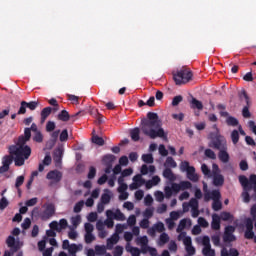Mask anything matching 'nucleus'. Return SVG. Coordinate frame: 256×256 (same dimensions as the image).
Masks as SVG:
<instances>
[{"label": "nucleus", "instance_id": "nucleus-36", "mask_svg": "<svg viewBox=\"0 0 256 256\" xmlns=\"http://www.w3.org/2000/svg\"><path fill=\"white\" fill-rule=\"evenodd\" d=\"M140 133H141V130L138 127L130 130V136L132 141H139V139H141V137L139 136Z\"/></svg>", "mask_w": 256, "mask_h": 256}, {"label": "nucleus", "instance_id": "nucleus-10", "mask_svg": "<svg viewBox=\"0 0 256 256\" xmlns=\"http://www.w3.org/2000/svg\"><path fill=\"white\" fill-rule=\"evenodd\" d=\"M62 249L68 251L69 256H77L79 251H83V244L69 243V240L62 242Z\"/></svg>", "mask_w": 256, "mask_h": 256}, {"label": "nucleus", "instance_id": "nucleus-20", "mask_svg": "<svg viewBox=\"0 0 256 256\" xmlns=\"http://www.w3.org/2000/svg\"><path fill=\"white\" fill-rule=\"evenodd\" d=\"M193 225V222L189 218H183L180 220L178 227L176 229V233H181L184 229H187Z\"/></svg>", "mask_w": 256, "mask_h": 256}, {"label": "nucleus", "instance_id": "nucleus-12", "mask_svg": "<svg viewBox=\"0 0 256 256\" xmlns=\"http://www.w3.org/2000/svg\"><path fill=\"white\" fill-rule=\"evenodd\" d=\"M43 211L40 212L39 217L42 221H47L55 215V205L48 203L43 205Z\"/></svg>", "mask_w": 256, "mask_h": 256}, {"label": "nucleus", "instance_id": "nucleus-59", "mask_svg": "<svg viewBox=\"0 0 256 256\" xmlns=\"http://www.w3.org/2000/svg\"><path fill=\"white\" fill-rule=\"evenodd\" d=\"M201 171L205 177H211V169H209V166L207 164L201 165Z\"/></svg>", "mask_w": 256, "mask_h": 256}, {"label": "nucleus", "instance_id": "nucleus-35", "mask_svg": "<svg viewBox=\"0 0 256 256\" xmlns=\"http://www.w3.org/2000/svg\"><path fill=\"white\" fill-rule=\"evenodd\" d=\"M163 178L168 179V181H175V174L170 168H166L163 171Z\"/></svg>", "mask_w": 256, "mask_h": 256}, {"label": "nucleus", "instance_id": "nucleus-9", "mask_svg": "<svg viewBox=\"0 0 256 256\" xmlns=\"http://www.w3.org/2000/svg\"><path fill=\"white\" fill-rule=\"evenodd\" d=\"M196 242L203 245L202 255L215 256V250L211 248V238L209 236H199Z\"/></svg>", "mask_w": 256, "mask_h": 256}, {"label": "nucleus", "instance_id": "nucleus-55", "mask_svg": "<svg viewBox=\"0 0 256 256\" xmlns=\"http://www.w3.org/2000/svg\"><path fill=\"white\" fill-rule=\"evenodd\" d=\"M33 141L36 143H43V134L41 133V130L34 132Z\"/></svg>", "mask_w": 256, "mask_h": 256}, {"label": "nucleus", "instance_id": "nucleus-6", "mask_svg": "<svg viewBox=\"0 0 256 256\" xmlns=\"http://www.w3.org/2000/svg\"><path fill=\"white\" fill-rule=\"evenodd\" d=\"M6 245L9 247L10 251H5L3 256H11L13 253H17V251L23 247V242H21L19 238L8 236L6 239Z\"/></svg>", "mask_w": 256, "mask_h": 256}, {"label": "nucleus", "instance_id": "nucleus-49", "mask_svg": "<svg viewBox=\"0 0 256 256\" xmlns=\"http://www.w3.org/2000/svg\"><path fill=\"white\" fill-rule=\"evenodd\" d=\"M85 206V201L80 200L74 205V213H81L83 207Z\"/></svg>", "mask_w": 256, "mask_h": 256}, {"label": "nucleus", "instance_id": "nucleus-63", "mask_svg": "<svg viewBox=\"0 0 256 256\" xmlns=\"http://www.w3.org/2000/svg\"><path fill=\"white\" fill-rule=\"evenodd\" d=\"M73 227H77L81 223V216L77 215L71 218Z\"/></svg>", "mask_w": 256, "mask_h": 256}, {"label": "nucleus", "instance_id": "nucleus-34", "mask_svg": "<svg viewBox=\"0 0 256 256\" xmlns=\"http://www.w3.org/2000/svg\"><path fill=\"white\" fill-rule=\"evenodd\" d=\"M53 111V108L51 107H45L42 111H41V123H45V121L47 120V117H49V115H51V112Z\"/></svg>", "mask_w": 256, "mask_h": 256}, {"label": "nucleus", "instance_id": "nucleus-43", "mask_svg": "<svg viewBox=\"0 0 256 256\" xmlns=\"http://www.w3.org/2000/svg\"><path fill=\"white\" fill-rule=\"evenodd\" d=\"M212 209L213 211H221L223 209V203L221 202V199L213 200Z\"/></svg>", "mask_w": 256, "mask_h": 256}, {"label": "nucleus", "instance_id": "nucleus-47", "mask_svg": "<svg viewBox=\"0 0 256 256\" xmlns=\"http://www.w3.org/2000/svg\"><path fill=\"white\" fill-rule=\"evenodd\" d=\"M39 107V102L38 101H30L26 102V108L29 109L30 111H35Z\"/></svg>", "mask_w": 256, "mask_h": 256}, {"label": "nucleus", "instance_id": "nucleus-27", "mask_svg": "<svg viewBox=\"0 0 256 256\" xmlns=\"http://www.w3.org/2000/svg\"><path fill=\"white\" fill-rule=\"evenodd\" d=\"M161 183V177L158 175L153 176L150 180H146V189H153V187H157Z\"/></svg>", "mask_w": 256, "mask_h": 256}, {"label": "nucleus", "instance_id": "nucleus-39", "mask_svg": "<svg viewBox=\"0 0 256 256\" xmlns=\"http://www.w3.org/2000/svg\"><path fill=\"white\" fill-rule=\"evenodd\" d=\"M164 193L166 199H171V197H173V193H175V190L173 189V183L171 184V186H166L164 188Z\"/></svg>", "mask_w": 256, "mask_h": 256}, {"label": "nucleus", "instance_id": "nucleus-8", "mask_svg": "<svg viewBox=\"0 0 256 256\" xmlns=\"http://www.w3.org/2000/svg\"><path fill=\"white\" fill-rule=\"evenodd\" d=\"M180 171H182V173H186L187 179H189V181H192V183H197V181H199V175L195 173V167L190 166L189 162H181Z\"/></svg>", "mask_w": 256, "mask_h": 256}, {"label": "nucleus", "instance_id": "nucleus-38", "mask_svg": "<svg viewBox=\"0 0 256 256\" xmlns=\"http://www.w3.org/2000/svg\"><path fill=\"white\" fill-rule=\"evenodd\" d=\"M23 183H25V176H18L15 181V188L17 189L18 193H21V185H23Z\"/></svg>", "mask_w": 256, "mask_h": 256}, {"label": "nucleus", "instance_id": "nucleus-53", "mask_svg": "<svg viewBox=\"0 0 256 256\" xmlns=\"http://www.w3.org/2000/svg\"><path fill=\"white\" fill-rule=\"evenodd\" d=\"M231 140L233 145H237V143H239V132L237 130H233L231 132Z\"/></svg>", "mask_w": 256, "mask_h": 256}, {"label": "nucleus", "instance_id": "nucleus-21", "mask_svg": "<svg viewBox=\"0 0 256 256\" xmlns=\"http://www.w3.org/2000/svg\"><path fill=\"white\" fill-rule=\"evenodd\" d=\"M119 239H120L119 235L112 234L111 237L106 240V247L108 251L113 250V247H115V245L119 243Z\"/></svg>", "mask_w": 256, "mask_h": 256}, {"label": "nucleus", "instance_id": "nucleus-50", "mask_svg": "<svg viewBox=\"0 0 256 256\" xmlns=\"http://www.w3.org/2000/svg\"><path fill=\"white\" fill-rule=\"evenodd\" d=\"M211 240L215 247H219L221 245V236L219 234L212 235Z\"/></svg>", "mask_w": 256, "mask_h": 256}, {"label": "nucleus", "instance_id": "nucleus-4", "mask_svg": "<svg viewBox=\"0 0 256 256\" xmlns=\"http://www.w3.org/2000/svg\"><path fill=\"white\" fill-rule=\"evenodd\" d=\"M208 139L210 140L208 146L212 149H217L218 151H221L227 148V140L225 139V136L221 135L218 132H210L208 135Z\"/></svg>", "mask_w": 256, "mask_h": 256}, {"label": "nucleus", "instance_id": "nucleus-22", "mask_svg": "<svg viewBox=\"0 0 256 256\" xmlns=\"http://www.w3.org/2000/svg\"><path fill=\"white\" fill-rule=\"evenodd\" d=\"M137 245H140L143 253H147V248L149 247V238L147 236H140L136 239Z\"/></svg>", "mask_w": 256, "mask_h": 256}, {"label": "nucleus", "instance_id": "nucleus-44", "mask_svg": "<svg viewBox=\"0 0 256 256\" xmlns=\"http://www.w3.org/2000/svg\"><path fill=\"white\" fill-rule=\"evenodd\" d=\"M191 105H192V109H198L199 111L203 109V103L197 100L196 98L192 99Z\"/></svg>", "mask_w": 256, "mask_h": 256}, {"label": "nucleus", "instance_id": "nucleus-41", "mask_svg": "<svg viewBox=\"0 0 256 256\" xmlns=\"http://www.w3.org/2000/svg\"><path fill=\"white\" fill-rule=\"evenodd\" d=\"M153 213H155V208L153 207L146 208L145 211L143 212L144 219L150 220L151 217H153Z\"/></svg>", "mask_w": 256, "mask_h": 256}, {"label": "nucleus", "instance_id": "nucleus-33", "mask_svg": "<svg viewBox=\"0 0 256 256\" xmlns=\"http://www.w3.org/2000/svg\"><path fill=\"white\" fill-rule=\"evenodd\" d=\"M94 249H95L96 255L103 256V255H107V250L109 248H107V245L106 246L105 245H96L94 247Z\"/></svg>", "mask_w": 256, "mask_h": 256}, {"label": "nucleus", "instance_id": "nucleus-30", "mask_svg": "<svg viewBox=\"0 0 256 256\" xmlns=\"http://www.w3.org/2000/svg\"><path fill=\"white\" fill-rule=\"evenodd\" d=\"M125 249L127 253H130L132 256H141V250L137 247L131 246V243H127Z\"/></svg>", "mask_w": 256, "mask_h": 256}, {"label": "nucleus", "instance_id": "nucleus-13", "mask_svg": "<svg viewBox=\"0 0 256 256\" xmlns=\"http://www.w3.org/2000/svg\"><path fill=\"white\" fill-rule=\"evenodd\" d=\"M165 231V224L159 221L156 222L152 227L148 228L147 233L150 237H155L156 233H163Z\"/></svg>", "mask_w": 256, "mask_h": 256}, {"label": "nucleus", "instance_id": "nucleus-45", "mask_svg": "<svg viewBox=\"0 0 256 256\" xmlns=\"http://www.w3.org/2000/svg\"><path fill=\"white\" fill-rule=\"evenodd\" d=\"M27 113V101H22L18 109L17 115H25Z\"/></svg>", "mask_w": 256, "mask_h": 256}, {"label": "nucleus", "instance_id": "nucleus-24", "mask_svg": "<svg viewBox=\"0 0 256 256\" xmlns=\"http://www.w3.org/2000/svg\"><path fill=\"white\" fill-rule=\"evenodd\" d=\"M191 213L193 219H197V217H199V200L195 198H191Z\"/></svg>", "mask_w": 256, "mask_h": 256}, {"label": "nucleus", "instance_id": "nucleus-7", "mask_svg": "<svg viewBox=\"0 0 256 256\" xmlns=\"http://www.w3.org/2000/svg\"><path fill=\"white\" fill-rule=\"evenodd\" d=\"M239 183L242 185L244 191H251V189H253L255 193L254 199L256 201V175H250L249 180L246 178V176L241 175L239 176Z\"/></svg>", "mask_w": 256, "mask_h": 256}, {"label": "nucleus", "instance_id": "nucleus-15", "mask_svg": "<svg viewBox=\"0 0 256 256\" xmlns=\"http://www.w3.org/2000/svg\"><path fill=\"white\" fill-rule=\"evenodd\" d=\"M221 199V191L219 189L210 190L204 194V201L207 203L209 201H217Z\"/></svg>", "mask_w": 256, "mask_h": 256}, {"label": "nucleus", "instance_id": "nucleus-2", "mask_svg": "<svg viewBox=\"0 0 256 256\" xmlns=\"http://www.w3.org/2000/svg\"><path fill=\"white\" fill-rule=\"evenodd\" d=\"M161 125L159 115L155 112H148L147 118L141 121V131L150 139L163 138L165 137V130H163Z\"/></svg>", "mask_w": 256, "mask_h": 256}, {"label": "nucleus", "instance_id": "nucleus-60", "mask_svg": "<svg viewBox=\"0 0 256 256\" xmlns=\"http://www.w3.org/2000/svg\"><path fill=\"white\" fill-rule=\"evenodd\" d=\"M55 127H56V124L54 121H48L46 123V131L47 133H51L53 131H55Z\"/></svg>", "mask_w": 256, "mask_h": 256}, {"label": "nucleus", "instance_id": "nucleus-1", "mask_svg": "<svg viewBox=\"0 0 256 256\" xmlns=\"http://www.w3.org/2000/svg\"><path fill=\"white\" fill-rule=\"evenodd\" d=\"M31 131L33 133L40 131L37 124L32 123L30 128H25L24 136H20L18 138L16 145L9 147V153L14 156V163L16 167H23V165H25V161L31 157V147L26 145L27 141L31 139Z\"/></svg>", "mask_w": 256, "mask_h": 256}, {"label": "nucleus", "instance_id": "nucleus-48", "mask_svg": "<svg viewBox=\"0 0 256 256\" xmlns=\"http://www.w3.org/2000/svg\"><path fill=\"white\" fill-rule=\"evenodd\" d=\"M125 229H127V224H116L114 234L121 235Z\"/></svg>", "mask_w": 256, "mask_h": 256}, {"label": "nucleus", "instance_id": "nucleus-16", "mask_svg": "<svg viewBox=\"0 0 256 256\" xmlns=\"http://www.w3.org/2000/svg\"><path fill=\"white\" fill-rule=\"evenodd\" d=\"M46 179H48L52 183H59V181L63 179V173H61V171L59 170H51L47 173Z\"/></svg>", "mask_w": 256, "mask_h": 256}, {"label": "nucleus", "instance_id": "nucleus-57", "mask_svg": "<svg viewBox=\"0 0 256 256\" xmlns=\"http://www.w3.org/2000/svg\"><path fill=\"white\" fill-rule=\"evenodd\" d=\"M67 225H68L67 219H65V218L60 219L59 222H58L59 233H61V231L63 229H67Z\"/></svg>", "mask_w": 256, "mask_h": 256}, {"label": "nucleus", "instance_id": "nucleus-32", "mask_svg": "<svg viewBox=\"0 0 256 256\" xmlns=\"http://www.w3.org/2000/svg\"><path fill=\"white\" fill-rule=\"evenodd\" d=\"M159 247H163V245H167L169 243V234L162 232L158 238Z\"/></svg>", "mask_w": 256, "mask_h": 256}, {"label": "nucleus", "instance_id": "nucleus-62", "mask_svg": "<svg viewBox=\"0 0 256 256\" xmlns=\"http://www.w3.org/2000/svg\"><path fill=\"white\" fill-rule=\"evenodd\" d=\"M204 155L208 157V159H217V154L211 149H206Z\"/></svg>", "mask_w": 256, "mask_h": 256}, {"label": "nucleus", "instance_id": "nucleus-42", "mask_svg": "<svg viewBox=\"0 0 256 256\" xmlns=\"http://www.w3.org/2000/svg\"><path fill=\"white\" fill-rule=\"evenodd\" d=\"M165 167H170L171 169H175L177 167V162H175V159L173 157L169 156L166 158Z\"/></svg>", "mask_w": 256, "mask_h": 256}, {"label": "nucleus", "instance_id": "nucleus-23", "mask_svg": "<svg viewBox=\"0 0 256 256\" xmlns=\"http://www.w3.org/2000/svg\"><path fill=\"white\" fill-rule=\"evenodd\" d=\"M211 177L214 187H223V184L225 183V177L222 174H213Z\"/></svg>", "mask_w": 256, "mask_h": 256}, {"label": "nucleus", "instance_id": "nucleus-64", "mask_svg": "<svg viewBox=\"0 0 256 256\" xmlns=\"http://www.w3.org/2000/svg\"><path fill=\"white\" fill-rule=\"evenodd\" d=\"M114 256H121L123 255V246H116L113 251Z\"/></svg>", "mask_w": 256, "mask_h": 256}, {"label": "nucleus", "instance_id": "nucleus-52", "mask_svg": "<svg viewBox=\"0 0 256 256\" xmlns=\"http://www.w3.org/2000/svg\"><path fill=\"white\" fill-rule=\"evenodd\" d=\"M137 224V217L135 215H130L127 219V225L128 227H135Z\"/></svg>", "mask_w": 256, "mask_h": 256}, {"label": "nucleus", "instance_id": "nucleus-14", "mask_svg": "<svg viewBox=\"0 0 256 256\" xmlns=\"http://www.w3.org/2000/svg\"><path fill=\"white\" fill-rule=\"evenodd\" d=\"M106 217L108 219H115V221H125V214L120 209H116L115 211L106 210Z\"/></svg>", "mask_w": 256, "mask_h": 256}, {"label": "nucleus", "instance_id": "nucleus-26", "mask_svg": "<svg viewBox=\"0 0 256 256\" xmlns=\"http://www.w3.org/2000/svg\"><path fill=\"white\" fill-rule=\"evenodd\" d=\"M211 229L213 231H219L221 229V217L216 213L212 214Z\"/></svg>", "mask_w": 256, "mask_h": 256}, {"label": "nucleus", "instance_id": "nucleus-61", "mask_svg": "<svg viewBox=\"0 0 256 256\" xmlns=\"http://www.w3.org/2000/svg\"><path fill=\"white\" fill-rule=\"evenodd\" d=\"M59 139L62 143L69 139V132L67 131V129L62 130Z\"/></svg>", "mask_w": 256, "mask_h": 256}, {"label": "nucleus", "instance_id": "nucleus-46", "mask_svg": "<svg viewBox=\"0 0 256 256\" xmlns=\"http://www.w3.org/2000/svg\"><path fill=\"white\" fill-rule=\"evenodd\" d=\"M92 143H94L95 145H99V147H103V145H105V140H103L102 137L93 136Z\"/></svg>", "mask_w": 256, "mask_h": 256}, {"label": "nucleus", "instance_id": "nucleus-19", "mask_svg": "<svg viewBox=\"0 0 256 256\" xmlns=\"http://www.w3.org/2000/svg\"><path fill=\"white\" fill-rule=\"evenodd\" d=\"M63 153H64L63 147H58L54 150L53 160L56 167H59V165H61L63 161Z\"/></svg>", "mask_w": 256, "mask_h": 256}, {"label": "nucleus", "instance_id": "nucleus-37", "mask_svg": "<svg viewBox=\"0 0 256 256\" xmlns=\"http://www.w3.org/2000/svg\"><path fill=\"white\" fill-rule=\"evenodd\" d=\"M226 123L229 127H237L239 125V120L233 116H226Z\"/></svg>", "mask_w": 256, "mask_h": 256}, {"label": "nucleus", "instance_id": "nucleus-18", "mask_svg": "<svg viewBox=\"0 0 256 256\" xmlns=\"http://www.w3.org/2000/svg\"><path fill=\"white\" fill-rule=\"evenodd\" d=\"M83 114V111H79L71 116H69V112H67V110H62L59 114H58V119L60 121H69V119H73V121H75L76 117H79V115Z\"/></svg>", "mask_w": 256, "mask_h": 256}, {"label": "nucleus", "instance_id": "nucleus-17", "mask_svg": "<svg viewBox=\"0 0 256 256\" xmlns=\"http://www.w3.org/2000/svg\"><path fill=\"white\" fill-rule=\"evenodd\" d=\"M193 184L189 181H181L179 184L173 183L174 194L179 193V191H185V189H191Z\"/></svg>", "mask_w": 256, "mask_h": 256}, {"label": "nucleus", "instance_id": "nucleus-31", "mask_svg": "<svg viewBox=\"0 0 256 256\" xmlns=\"http://www.w3.org/2000/svg\"><path fill=\"white\" fill-rule=\"evenodd\" d=\"M219 217L221 221H229V223H233V219H235V216L227 211L221 212Z\"/></svg>", "mask_w": 256, "mask_h": 256}, {"label": "nucleus", "instance_id": "nucleus-58", "mask_svg": "<svg viewBox=\"0 0 256 256\" xmlns=\"http://www.w3.org/2000/svg\"><path fill=\"white\" fill-rule=\"evenodd\" d=\"M155 199L156 201H158V203H163L164 199H165V194L162 191H156L154 193Z\"/></svg>", "mask_w": 256, "mask_h": 256}, {"label": "nucleus", "instance_id": "nucleus-51", "mask_svg": "<svg viewBox=\"0 0 256 256\" xmlns=\"http://www.w3.org/2000/svg\"><path fill=\"white\" fill-rule=\"evenodd\" d=\"M183 215V211L178 210V211H172L170 212V219H172V221H177V219H179V217H181Z\"/></svg>", "mask_w": 256, "mask_h": 256}, {"label": "nucleus", "instance_id": "nucleus-3", "mask_svg": "<svg viewBox=\"0 0 256 256\" xmlns=\"http://www.w3.org/2000/svg\"><path fill=\"white\" fill-rule=\"evenodd\" d=\"M156 171L157 168H155V165L148 166L147 164H143L140 168V174H137L132 178L133 182L129 185L130 191H135L136 189H139V187H143V185L146 186V180L143 175L152 177V175H155Z\"/></svg>", "mask_w": 256, "mask_h": 256}, {"label": "nucleus", "instance_id": "nucleus-28", "mask_svg": "<svg viewBox=\"0 0 256 256\" xmlns=\"http://www.w3.org/2000/svg\"><path fill=\"white\" fill-rule=\"evenodd\" d=\"M11 163H13V158L11 156H4L2 160V166L0 167L1 170L4 173H7V171H9Z\"/></svg>", "mask_w": 256, "mask_h": 256}, {"label": "nucleus", "instance_id": "nucleus-56", "mask_svg": "<svg viewBox=\"0 0 256 256\" xmlns=\"http://www.w3.org/2000/svg\"><path fill=\"white\" fill-rule=\"evenodd\" d=\"M113 161H115V155L108 154L103 157V162L108 165H113Z\"/></svg>", "mask_w": 256, "mask_h": 256}, {"label": "nucleus", "instance_id": "nucleus-40", "mask_svg": "<svg viewBox=\"0 0 256 256\" xmlns=\"http://www.w3.org/2000/svg\"><path fill=\"white\" fill-rule=\"evenodd\" d=\"M141 159L144 163H147L148 165L153 164V162L155 161V159L153 158V154H143Z\"/></svg>", "mask_w": 256, "mask_h": 256}, {"label": "nucleus", "instance_id": "nucleus-29", "mask_svg": "<svg viewBox=\"0 0 256 256\" xmlns=\"http://www.w3.org/2000/svg\"><path fill=\"white\" fill-rule=\"evenodd\" d=\"M218 159L219 161H221V163L229 162L230 156H229V152H227V147L222 150H219Z\"/></svg>", "mask_w": 256, "mask_h": 256}, {"label": "nucleus", "instance_id": "nucleus-54", "mask_svg": "<svg viewBox=\"0 0 256 256\" xmlns=\"http://www.w3.org/2000/svg\"><path fill=\"white\" fill-rule=\"evenodd\" d=\"M95 235L93 233H85L84 241L87 245L91 244L92 241H95Z\"/></svg>", "mask_w": 256, "mask_h": 256}, {"label": "nucleus", "instance_id": "nucleus-25", "mask_svg": "<svg viewBox=\"0 0 256 256\" xmlns=\"http://www.w3.org/2000/svg\"><path fill=\"white\" fill-rule=\"evenodd\" d=\"M111 199H113V192L109 189H104L100 202L104 203L105 205H109L111 203Z\"/></svg>", "mask_w": 256, "mask_h": 256}, {"label": "nucleus", "instance_id": "nucleus-11", "mask_svg": "<svg viewBox=\"0 0 256 256\" xmlns=\"http://www.w3.org/2000/svg\"><path fill=\"white\" fill-rule=\"evenodd\" d=\"M233 233H235V226L228 225L224 228L223 243L225 247H227L228 243H233V241H237V237Z\"/></svg>", "mask_w": 256, "mask_h": 256}, {"label": "nucleus", "instance_id": "nucleus-5", "mask_svg": "<svg viewBox=\"0 0 256 256\" xmlns=\"http://www.w3.org/2000/svg\"><path fill=\"white\" fill-rule=\"evenodd\" d=\"M173 79L176 85H185V83H189L193 79V72L188 69L178 70L177 72H173Z\"/></svg>", "mask_w": 256, "mask_h": 256}]
</instances>
